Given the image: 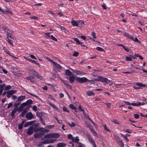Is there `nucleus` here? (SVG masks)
Returning <instances> with one entry per match:
<instances>
[{"label": "nucleus", "mask_w": 147, "mask_h": 147, "mask_svg": "<svg viewBox=\"0 0 147 147\" xmlns=\"http://www.w3.org/2000/svg\"><path fill=\"white\" fill-rule=\"evenodd\" d=\"M94 80L95 81H100L107 84L113 82L112 80H109L107 78H103L101 76H98L97 78L95 79Z\"/></svg>", "instance_id": "obj_1"}, {"label": "nucleus", "mask_w": 147, "mask_h": 147, "mask_svg": "<svg viewBox=\"0 0 147 147\" xmlns=\"http://www.w3.org/2000/svg\"><path fill=\"white\" fill-rule=\"evenodd\" d=\"M39 130L40 129L38 128L36 129H34V126L32 125L29 127L28 128L26 133L29 135H31L33 134L34 131L35 132H36Z\"/></svg>", "instance_id": "obj_2"}, {"label": "nucleus", "mask_w": 147, "mask_h": 147, "mask_svg": "<svg viewBox=\"0 0 147 147\" xmlns=\"http://www.w3.org/2000/svg\"><path fill=\"white\" fill-rule=\"evenodd\" d=\"M59 136L58 134L56 133L54 134H48L45 136V137L46 138H57Z\"/></svg>", "instance_id": "obj_3"}, {"label": "nucleus", "mask_w": 147, "mask_h": 147, "mask_svg": "<svg viewBox=\"0 0 147 147\" xmlns=\"http://www.w3.org/2000/svg\"><path fill=\"white\" fill-rule=\"evenodd\" d=\"M86 136L89 141L92 144L93 146L94 147H96V144L91 136L88 134H87Z\"/></svg>", "instance_id": "obj_4"}, {"label": "nucleus", "mask_w": 147, "mask_h": 147, "mask_svg": "<svg viewBox=\"0 0 147 147\" xmlns=\"http://www.w3.org/2000/svg\"><path fill=\"white\" fill-rule=\"evenodd\" d=\"M77 82L80 83H83L84 82H87L88 80L86 77L80 78L77 77L76 78Z\"/></svg>", "instance_id": "obj_5"}, {"label": "nucleus", "mask_w": 147, "mask_h": 147, "mask_svg": "<svg viewBox=\"0 0 147 147\" xmlns=\"http://www.w3.org/2000/svg\"><path fill=\"white\" fill-rule=\"evenodd\" d=\"M136 84L139 86H140V87H137L135 86H134L133 88L135 89H138L139 88H141V87H147V86L144 84H143L142 83L137 82L136 83Z\"/></svg>", "instance_id": "obj_6"}, {"label": "nucleus", "mask_w": 147, "mask_h": 147, "mask_svg": "<svg viewBox=\"0 0 147 147\" xmlns=\"http://www.w3.org/2000/svg\"><path fill=\"white\" fill-rule=\"evenodd\" d=\"M17 91L15 90H11L7 92V97L8 98H10L11 95L16 93Z\"/></svg>", "instance_id": "obj_7"}, {"label": "nucleus", "mask_w": 147, "mask_h": 147, "mask_svg": "<svg viewBox=\"0 0 147 147\" xmlns=\"http://www.w3.org/2000/svg\"><path fill=\"white\" fill-rule=\"evenodd\" d=\"M33 117V115L31 112L28 113L26 115V117L29 120H31L34 118Z\"/></svg>", "instance_id": "obj_8"}, {"label": "nucleus", "mask_w": 147, "mask_h": 147, "mask_svg": "<svg viewBox=\"0 0 147 147\" xmlns=\"http://www.w3.org/2000/svg\"><path fill=\"white\" fill-rule=\"evenodd\" d=\"M26 96L24 95H22L19 96L17 99L18 101L19 102L25 99Z\"/></svg>", "instance_id": "obj_9"}, {"label": "nucleus", "mask_w": 147, "mask_h": 147, "mask_svg": "<svg viewBox=\"0 0 147 147\" xmlns=\"http://www.w3.org/2000/svg\"><path fill=\"white\" fill-rule=\"evenodd\" d=\"M78 26L79 27H83V25H84V22L82 20L78 21Z\"/></svg>", "instance_id": "obj_10"}, {"label": "nucleus", "mask_w": 147, "mask_h": 147, "mask_svg": "<svg viewBox=\"0 0 147 147\" xmlns=\"http://www.w3.org/2000/svg\"><path fill=\"white\" fill-rule=\"evenodd\" d=\"M86 94L88 96H94L95 94V93L92 91H87Z\"/></svg>", "instance_id": "obj_11"}, {"label": "nucleus", "mask_w": 147, "mask_h": 147, "mask_svg": "<svg viewBox=\"0 0 147 147\" xmlns=\"http://www.w3.org/2000/svg\"><path fill=\"white\" fill-rule=\"evenodd\" d=\"M32 101L30 99L28 100L27 101L24 103H23L24 106H26L27 105L30 104H32Z\"/></svg>", "instance_id": "obj_12"}, {"label": "nucleus", "mask_w": 147, "mask_h": 147, "mask_svg": "<svg viewBox=\"0 0 147 147\" xmlns=\"http://www.w3.org/2000/svg\"><path fill=\"white\" fill-rule=\"evenodd\" d=\"M26 78L27 80H30L31 82H34V78L32 76H29L26 77Z\"/></svg>", "instance_id": "obj_13"}, {"label": "nucleus", "mask_w": 147, "mask_h": 147, "mask_svg": "<svg viewBox=\"0 0 147 147\" xmlns=\"http://www.w3.org/2000/svg\"><path fill=\"white\" fill-rule=\"evenodd\" d=\"M53 65L54 67L57 69H59L61 68V66L60 65L55 62L53 63Z\"/></svg>", "instance_id": "obj_14"}, {"label": "nucleus", "mask_w": 147, "mask_h": 147, "mask_svg": "<svg viewBox=\"0 0 147 147\" xmlns=\"http://www.w3.org/2000/svg\"><path fill=\"white\" fill-rule=\"evenodd\" d=\"M71 23L74 26H78V21H76L74 20H72L71 22Z\"/></svg>", "instance_id": "obj_15"}, {"label": "nucleus", "mask_w": 147, "mask_h": 147, "mask_svg": "<svg viewBox=\"0 0 147 147\" xmlns=\"http://www.w3.org/2000/svg\"><path fill=\"white\" fill-rule=\"evenodd\" d=\"M5 86L4 84L0 85V95L2 94L3 90V88Z\"/></svg>", "instance_id": "obj_16"}, {"label": "nucleus", "mask_w": 147, "mask_h": 147, "mask_svg": "<svg viewBox=\"0 0 147 147\" xmlns=\"http://www.w3.org/2000/svg\"><path fill=\"white\" fill-rule=\"evenodd\" d=\"M26 59L28 61L31 62L32 63H34L36 64V65H38V66H40V64L38 63H37L34 60H32L30 59H28L27 58H26Z\"/></svg>", "instance_id": "obj_17"}, {"label": "nucleus", "mask_w": 147, "mask_h": 147, "mask_svg": "<svg viewBox=\"0 0 147 147\" xmlns=\"http://www.w3.org/2000/svg\"><path fill=\"white\" fill-rule=\"evenodd\" d=\"M48 103L51 106V107H52L53 108H55L56 109V110L57 111H59V108L57 107H56L55 105L52 104L49 102H48Z\"/></svg>", "instance_id": "obj_18"}, {"label": "nucleus", "mask_w": 147, "mask_h": 147, "mask_svg": "<svg viewBox=\"0 0 147 147\" xmlns=\"http://www.w3.org/2000/svg\"><path fill=\"white\" fill-rule=\"evenodd\" d=\"M74 80L75 78L74 76H72L69 77V81L71 83L73 82L74 81Z\"/></svg>", "instance_id": "obj_19"}, {"label": "nucleus", "mask_w": 147, "mask_h": 147, "mask_svg": "<svg viewBox=\"0 0 147 147\" xmlns=\"http://www.w3.org/2000/svg\"><path fill=\"white\" fill-rule=\"evenodd\" d=\"M29 73L30 74H32L33 75H35L36 72V71L34 69H31L29 71Z\"/></svg>", "instance_id": "obj_20"}, {"label": "nucleus", "mask_w": 147, "mask_h": 147, "mask_svg": "<svg viewBox=\"0 0 147 147\" xmlns=\"http://www.w3.org/2000/svg\"><path fill=\"white\" fill-rule=\"evenodd\" d=\"M33 123V122L32 121L26 122L24 125V127H27L28 126L31 125Z\"/></svg>", "instance_id": "obj_21"}, {"label": "nucleus", "mask_w": 147, "mask_h": 147, "mask_svg": "<svg viewBox=\"0 0 147 147\" xmlns=\"http://www.w3.org/2000/svg\"><path fill=\"white\" fill-rule=\"evenodd\" d=\"M130 39L134 41L135 42H140L138 40L137 37H135V38H134L132 36H130Z\"/></svg>", "instance_id": "obj_22"}, {"label": "nucleus", "mask_w": 147, "mask_h": 147, "mask_svg": "<svg viewBox=\"0 0 147 147\" xmlns=\"http://www.w3.org/2000/svg\"><path fill=\"white\" fill-rule=\"evenodd\" d=\"M44 36L45 37L47 38H50V33H44Z\"/></svg>", "instance_id": "obj_23"}, {"label": "nucleus", "mask_w": 147, "mask_h": 147, "mask_svg": "<svg viewBox=\"0 0 147 147\" xmlns=\"http://www.w3.org/2000/svg\"><path fill=\"white\" fill-rule=\"evenodd\" d=\"M24 122V121H22L19 124L18 128L19 129H21L22 128Z\"/></svg>", "instance_id": "obj_24"}, {"label": "nucleus", "mask_w": 147, "mask_h": 147, "mask_svg": "<svg viewBox=\"0 0 147 147\" xmlns=\"http://www.w3.org/2000/svg\"><path fill=\"white\" fill-rule=\"evenodd\" d=\"M34 136L35 138H39L41 136V134L39 133L35 134H34Z\"/></svg>", "instance_id": "obj_25"}, {"label": "nucleus", "mask_w": 147, "mask_h": 147, "mask_svg": "<svg viewBox=\"0 0 147 147\" xmlns=\"http://www.w3.org/2000/svg\"><path fill=\"white\" fill-rule=\"evenodd\" d=\"M55 140L51 139L50 140H47L45 142V143H51L53 142Z\"/></svg>", "instance_id": "obj_26"}, {"label": "nucleus", "mask_w": 147, "mask_h": 147, "mask_svg": "<svg viewBox=\"0 0 147 147\" xmlns=\"http://www.w3.org/2000/svg\"><path fill=\"white\" fill-rule=\"evenodd\" d=\"M111 121L114 123L115 124H117L118 125L120 124H121V122L117 120V119H113V120H111Z\"/></svg>", "instance_id": "obj_27"}, {"label": "nucleus", "mask_w": 147, "mask_h": 147, "mask_svg": "<svg viewBox=\"0 0 147 147\" xmlns=\"http://www.w3.org/2000/svg\"><path fill=\"white\" fill-rule=\"evenodd\" d=\"M65 146V144L63 143H60L58 144L57 147H63Z\"/></svg>", "instance_id": "obj_28"}, {"label": "nucleus", "mask_w": 147, "mask_h": 147, "mask_svg": "<svg viewBox=\"0 0 147 147\" xmlns=\"http://www.w3.org/2000/svg\"><path fill=\"white\" fill-rule=\"evenodd\" d=\"M66 74L68 76H70L71 74V72L69 69H67L65 71Z\"/></svg>", "instance_id": "obj_29"}, {"label": "nucleus", "mask_w": 147, "mask_h": 147, "mask_svg": "<svg viewBox=\"0 0 147 147\" xmlns=\"http://www.w3.org/2000/svg\"><path fill=\"white\" fill-rule=\"evenodd\" d=\"M18 110L17 109L14 108L11 112V115L12 116H14V114L17 112Z\"/></svg>", "instance_id": "obj_30"}, {"label": "nucleus", "mask_w": 147, "mask_h": 147, "mask_svg": "<svg viewBox=\"0 0 147 147\" xmlns=\"http://www.w3.org/2000/svg\"><path fill=\"white\" fill-rule=\"evenodd\" d=\"M68 125L70 127H74L76 125V124L74 122H71V123H69Z\"/></svg>", "instance_id": "obj_31"}, {"label": "nucleus", "mask_w": 147, "mask_h": 147, "mask_svg": "<svg viewBox=\"0 0 147 147\" xmlns=\"http://www.w3.org/2000/svg\"><path fill=\"white\" fill-rule=\"evenodd\" d=\"M74 72L77 75H81V71H80L75 70L74 71Z\"/></svg>", "instance_id": "obj_32"}, {"label": "nucleus", "mask_w": 147, "mask_h": 147, "mask_svg": "<svg viewBox=\"0 0 147 147\" xmlns=\"http://www.w3.org/2000/svg\"><path fill=\"white\" fill-rule=\"evenodd\" d=\"M125 60L127 61H131L132 60V57L131 56H130L129 57H125Z\"/></svg>", "instance_id": "obj_33"}, {"label": "nucleus", "mask_w": 147, "mask_h": 147, "mask_svg": "<svg viewBox=\"0 0 147 147\" xmlns=\"http://www.w3.org/2000/svg\"><path fill=\"white\" fill-rule=\"evenodd\" d=\"M134 56L136 57H139L140 58V59L141 60H142L143 59V57L139 54H136L134 55Z\"/></svg>", "instance_id": "obj_34"}, {"label": "nucleus", "mask_w": 147, "mask_h": 147, "mask_svg": "<svg viewBox=\"0 0 147 147\" xmlns=\"http://www.w3.org/2000/svg\"><path fill=\"white\" fill-rule=\"evenodd\" d=\"M38 78L40 79H42V77L38 73H36V74L35 75Z\"/></svg>", "instance_id": "obj_35"}, {"label": "nucleus", "mask_w": 147, "mask_h": 147, "mask_svg": "<svg viewBox=\"0 0 147 147\" xmlns=\"http://www.w3.org/2000/svg\"><path fill=\"white\" fill-rule=\"evenodd\" d=\"M69 107L71 109H72L74 110L76 109V107L72 104L70 105L69 106Z\"/></svg>", "instance_id": "obj_36"}, {"label": "nucleus", "mask_w": 147, "mask_h": 147, "mask_svg": "<svg viewBox=\"0 0 147 147\" xmlns=\"http://www.w3.org/2000/svg\"><path fill=\"white\" fill-rule=\"evenodd\" d=\"M5 7L6 9V10H5L6 12H8L9 13V14H10L11 15L13 14L12 12L9 10V8H7L6 7Z\"/></svg>", "instance_id": "obj_37"}, {"label": "nucleus", "mask_w": 147, "mask_h": 147, "mask_svg": "<svg viewBox=\"0 0 147 147\" xmlns=\"http://www.w3.org/2000/svg\"><path fill=\"white\" fill-rule=\"evenodd\" d=\"M145 103L144 102H139L137 103V106H139L140 105H145Z\"/></svg>", "instance_id": "obj_38"}, {"label": "nucleus", "mask_w": 147, "mask_h": 147, "mask_svg": "<svg viewBox=\"0 0 147 147\" xmlns=\"http://www.w3.org/2000/svg\"><path fill=\"white\" fill-rule=\"evenodd\" d=\"M3 49L6 53L9 55L10 56H11V55L10 54L9 52L5 48H3Z\"/></svg>", "instance_id": "obj_39"}, {"label": "nucleus", "mask_w": 147, "mask_h": 147, "mask_svg": "<svg viewBox=\"0 0 147 147\" xmlns=\"http://www.w3.org/2000/svg\"><path fill=\"white\" fill-rule=\"evenodd\" d=\"M11 86L10 85H7L5 88V90H7L11 89Z\"/></svg>", "instance_id": "obj_40"}, {"label": "nucleus", "mask_w": 147, "mask_h": 147, "mask_svg": "<svg viewBox=\"0 0 147 147\" xmlns=\"http://www.w3.org/2000/svg\"><path fill=\"white\" fill-rule=\"evenodd\" d=\"M74 40L78 44H81V43L79 40L77 38H74Z\"/></svg>", "instance_id": "obj_41"}, {"label": "nucleus", "mask_w": 147, "mask_h": 147, "mask_svg": "<svg viewBox=\"0 0 147 147\" xmlns=\"http://www.w3.org/2000/svg\"><path fill=\"white\" fill-rule=\"evenodd\" d=\"M96 49L100 51H103L104 50L101 47H97Z\"/></svg>", "instance_id": "obj_42"}, {"label": "nucleus", "mask_w": 147, "mask_h": 147, "mask_svg": "<svg viewBox=\"0 0 147 147\" xmlns=\"http://www.w3.org/2000/svg\"><path fill=\"white\" fill-rule=\"evenodd\" d=\"M62 109H63V111L66 112L67 113H69V111L68 110V109H67V108L65 107H63Z\"/></svg>", "instance_id": "obj_43"}, {"label": "nucleus", "mask_w": 147, "mask_h": 147, "mask_svg": "<svg viewBox=\"0 0 147 147\" xmlns=\"http://www.w3.org/2000/svg\"><path fill=\"white\" fill-rule=\"evenodd\" d=\"M50 38L52 40H55V41H57V39L55 38L53 35L50 36Z\"/></svg>", "instance_id": "obj_44"}, {"label": "nucleus", "mask_w": 147, "mask_h": 147, "mask_svg": "<svg viewBox=\"0 0 147 147\" xmlns=\"http://www.w3.org/2000/svg\"><path fill=\"white\" fill-rule=\"evenodd\" d=\"M79 55V53L78 52L75 51L73 53V56L74 57H77Z\"/></svg>", "instance_id": "obj_45"}, {"label": "nucleus", "mask_w": 147, "mask_h": 147, "mask_svg": "<svg viewBox=\"0 0 147 147\" xmlns=\"http://www.w3.org/2000/svg\"><path fill=\"white\" fill-rule=\"evenodd\" d=\"M7 40L8 43L10 44L11 46H13V45L11 42V40L10 39H9L8 38V36L7 35Z\"/></svg>", "instance_id": "obj_46"}, {"label": "nucleus", "mask_w": 147, "mask_h": 147, "mask_svg": "<svg viewBox=\"0 0 147 147\" xmlns=\"http://www.w3.org/2000/svg\"><path fill=\"white\" fill-rule=\"evenodd\" d=\"M26 113V111H23L20 114V116L22 117H23L25 115Z\"/></svg>", "instance_id": "obj_47"}, {"label": "nucleus", "mask_w": 147, "mask_h": 147, "mask_svg": "<svg viewBox=\"0 0 147 147\" xmlns=\"http://www.w3.org/2000/svg\"><path fill=\"white\" fill-rule=\"evenodd\" d=\"M124 35L127 37H128L129 38H130V36H131V35H129L128 33L125 32L124 33Z\"/></svg>", "instance_id": "obj_48"}, {"label": "nucleus", "mask_w": 147, "mask_h": 147, "mask_svg": "<svg viewBox=\"0 0 147 147\" xmlns=\"http://www.w3.org/2000/svg\"><path fill=\"white\" fill-rule=\"evenodd\" d=\"M46 59L48 60L49 61H50V62L52 63L53 64L54 61L52 59H50V58H49V57H46Z\"/></svg>", "instance_id": "obj_49"}, {"label": "nucleus", "mask_w": 147, "mask_h": 147, "mask_svg": "<svg viewBox=\"0 0 147 147\" xmlns=\"http://www.w3.org/2000/svg\"><path fill=\"white\" fill-rule=\"evenodd\" d=\"M7 32L8 34H9L11 35V34H12L13 33V32L12 31H11L9 30H7Z\"/></svg>", "instance_id": "obj_50"}, {"label": "nucleus", "mask_w": 147, "mask_h": 147, "mask_svg": "<svg viewBox=\"0 0 147 147\" xmlns=\"http://www.w3.org/2000/svg\"><path fill=\"white\" fill-rule=\"evenodd\" d=\"M105 129L108 132H110V130L109 129H108L107 128L106 125H103Z\"/></svg>", "instance_id": "obj_51"}, {"label": "nucleus", "mask_w": 147, "mask_h": 147, "mask_svg": "<svg viewBox=\"0 0 147 147\" xmlns=\"http://www.w3.org/2000/svg\"><path fill=\"white\" fill-rule=\"evenodd\" d=\"M66 86L69 89H72V88H71V86L69 84H66Z\"/></svg>", "instance_id": "obj_52"}, {"label": "nucleus", "mask_w": 147, "mask_h": 147, "mask_svg": "<svg viewBox=\"0 0 147 147\" xmlns=\"http://www.w3.org/2000/svg\"><path fill=\"white\" fill-rule=\"evenodd\" d=\"M92 134H93V135L94 136H97V134L95 130L94 129H92Z\"/></svg>", "instance_id": "obj_53"}, {"label": "nucleus", "mask_w": 147, "mask_h": 147, "mask_svg": "<svg viewBox=\"0 0 147 147\" xmlns=\"http://www.w3.org/2000/svg\"><path fill=\"white\" fill-rule=\"evenodd\" d=\"M123 48L127 52H128L129 51V49L128 48L126 47L125 46H123Z\"/></svg>", "instance_id": "obj_54"}, {"label": "nucleus", "mask_w": 147, "mask_h": 147, "mask_svg": "<svg viewBox=\"0 0 147 147\" xmlns=\"http://www.w3.org/2000/svg\"><path fill=\"white\" fill-rule=\"evenodd\" d=\"M32 109L34 111H36L37 109L36 106V105H34L32 107Z\"/></svg>", "instance_id": "obj_55"}, {"label": "nucleus", "mask_w": 147, "mask_h": 147, "mask_svg": "<svg viewBox=\"0 0 147 147\" xmlns=\"http://www.w3.org/2000/svg\"><path fill=\"white\" fill-rule=\"evenodd\" d=\"M79 109L80 111H82L83 112H84V110L82 109L81 105H80L79 106Z\"/></svg>", "instance_id": "obj_56"}, {"label": "nucleus", "mask_w": 147, "mask_h": 147, "mask_svg": "<svg viewBox=\"0 0 147 147\" xmlns=\"http://www.w3.org/2000/svg\"><path fill=\"white\" fill-rule=\"evenodd\" d=\"M92 35L93 36V38H96V34L94 32H92Z\"/></svg>", "instance_id": "obj_57"}, {"label": "nucleus", "mask_w": 147, "mask_h": 147, "mask_svg": "<svg viewBox=\"0 0 147 147\" xmlns=\"http://www.w3.org/2000/svg\"><path fill=\"white\" fill-rule=\"evenodd\" d=\"M79 140V137L77 136L76 137V138H75V142H78V141Z\"/></svg>", "instance_id": "obj_58"}, {"label": "nucleus", "mask_w": 147, "mask_h": 147, "mask_svg": "<svg viewBox=\"0 0 147 147\" xmlns=\"http://www.w3.org/2000/svg\"><path fill=\"white\" fill-rule=\"evenodd\" d=\"M67 136L68 138L70 139H71V138L73 137L72 135L71 134H68L67 135Z\"/></svg>", "instance_id": "obj_59"}, {"label": "nucleus", "mask_w": 147, "mask_h": 147, "mask_svg": "<svg viewBox=\"0 0 147 147\" xmlns=\"http://www.w3.org/2000/svg\"><path fill=\"white\" fill-rule=\"evenodd\" d=\"M13 105V104L11 103H9L8 105V106L7 107V109H9Z\"/></svg>", "instance_id": "obj_60"}, {"label": "nucleus", "mask_w": 147, "mask_h": 147, "mask_svg": "<svg viewBox=\"0 0 147 147\" xmlns=\"http://www.w3.org/2000/svg\"><path fill=\"white\" fill-rule=\"evenodd\" d=\"M30 56L32 59H36V58L35 57V56L32 54L30 55Z\"/></svg>", "instance_id": "obj_61"}, {"label": "nucleus", "mask_w": 147, "mask_h": 147, "mask_svg": "<svg viewBox=\"0 0 147 147\" xmlns=\"http://www.w3.org/2000/svg\"><path fill=\"white\" fill-rule=\"evenodd\" d=\"M30 18L32 19H35L37 20V19L38 18L37 17H36L35 16H33L32 17H30Z\"/></svg>", "instance_id": "obj_62"}, {"label": "nucleus", "mask_w": 147, "mask_h": 147, "mask_svg": "<svg viewBox=\"0 0 147 147\" xmlns=\"http://www.w3.org/2000/svg\"><path fill=\"white\" fill-rule=\"evenodd\" d=\"M134 117L136 119H138L139 118V116L138 114H135L134 115Z\"/></svg>", "instance_id": "obj_63"}, {"label": "nucleus", "mask_w": 147, "mask_h": 147, "mask_svg": "<svg viewBox=\"0 0 147 147\" xmlns=\"http://www.w3.org/2000/svg\"><path fill=\"white\" fill-rule=\"evenodd\" d=\"M78 147H83L82 144L79 142L78 143Z\"/></svg>", "instance_id": "obj_64"}]
</instances>
